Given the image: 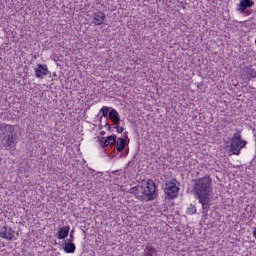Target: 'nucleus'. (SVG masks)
<instances>
[{
	"instance_id": "obj_15",
	"label": "nucleus",
	"mask_w": 256,
	"mask_h": 256,
	"mask_svg": "<svg viewBox=\"0 0 256 256\" xmlns=\"http://www.w3.org/2000/svg\"><path fill=\"white\" fill-rule=\"evenodd\" d=\"M62 249L65 253H75L76 246L75 243H73V241L64 240Z\"/></svg>"
},
{
	"instance_id": "obj_27",
	"label": "nucleus",
	"mask_w": 256,
	"mask_h": 256,
	"mask_svg": "<svg viewBox=\"0 0 256 256\" xmlns=\"http://www.w3.org/2000/svg\"><path fill=\"white\" fill-rule=\"evenodd\" d=\"M100 135L103 137V135H105V131H101Z\"/></svg>"
},
{
	"instance_id": "obj_18",
	"label": "nucleus",
	"mask_w": 256,
	"mask_h": 256,
	"mask_svg": "<svg viewBox=\"0 0 256 256\" xmlns=\"http://www.w3.org/2000/svg\"><path fill=\"white\" fill-rule=\"evenodd\" d=\"M246 73H247V75H249V77L251 79H255L256 78V71L252 67H246Z\"/></svg>"
},
{
	"instance_id": "obj_9",
	"label": "nucleus",
	"mask_w": 256,
	"mask_h": 256,
	"mask_svg": "<svg viewBox=\"0 0 256 256\" xmlns=\"http://www.w3.org/2000/svg\"><path fill=\"white\" fill-rule=\"evenodd\" d=\"M37 79H43V75H49V69L46 64H37V67L34 69Z\"/></svg>"
},
{
	"instance_id": "obj_3",
	"label": "nucleus",
	"mask_w": 256,
	"mask_h": 256,
	"mask_svg": "<svg viewBox=\"0 0 256 256\" xmlns=\"http://www.w3.org/2000/svg\"><path fill=\"white\" fill-rule=\"evenodd\" d=\"M245 145H247V141L241 140V132L237 131L230 140V153L232 155H239Z\"/></svg>"
},
{
	"instance_id": "obj_25",
	"label": "nucleus",
	"mask_w": 256,
	"mask_h": 256,
	"mask_svg": "<svg viewBox=\"0 0 256 256\" xmlns=\"http://www.w3.org/2000/svg\"><path fill=\"white\" fill-rule=\"evenodd\" d=\"M252 234H253V237H255V238H256V228H254V230H253Z\"/></svg>"
},
{
	"instance_id": "obj_5",
	"label": "nucleus",
	"mask_w": 256,
	"mask_h": 256,
	"mask_svg": "<svg viewBox=\"0 0 256 256\" xmlns=\"http://www.w3.org/2000/svg\"><path fill=\"white\" fill-rule=\"evenodd\" d=\"M1 239H6L7 241H15V230L9 226H3L0 229Z\"/></svg>"
},
{
	"instance_id": "obj_22",
	"label": "nucleus",
	"mask_w": 256,
	"mask_h": 256,
	"mask_svg": "<svg viewBox=\"0 0 256 256\" xmlns=\"http://www.w3.org/2000/svg\"><path fill=\"white\" fill-rule=\"evenodd\" d=\"M74 235H75V230L73 229L70 231V235H69L70 239H68L67 241H73V239H75Z\"/></svg>"
},
{
	"instance_id": "obj_26",
	"label": "nucleus",
	"mask_w": 256,
	"mask_h": 256,
	"mask_svg": "<svg viewBox=\"0 0 256 256\" xmlns=\"http://www.w3.org/2000/svg\"><path fill=\"white\" fill-rule=\"evenodd\" d=\"M129 155V148L126 149V154L125 156Z\"/></svg>"
},
{
	"instance_id": "obj_20",
	"label": "nucleus",
	"mask_w": 256,
	"mask_h": 256,
	"mask_svg": "<svg viewBox=\"0 0 256 256\" xmlns=\"http://www.w3.org/2000/svg\"><path fill=\"white\" fill-rule=\"evenodd\" d=\"M187 213H189V215H195V213H197V208L193 204H190Z\"/></svg>"
},
{
	"instance_id": "obj_14",
	"label": "nucleus",
	"mask_w": 256,
	"mask_h": 256,
	"mask_svg": "<svg viewBox=\"0 0 256 256\" xmlns=\"http://www.w3.org/2000/svg\"><path fill=\"white\" fill-rule=\"evenodd\" d=\"M3 140L5 141L4 146L7 151L15 147V135L6 136Z\"/></svg>"
},
{
	"instance_id": "obj_10",
	"label": "nucleus",
	"mask_w": 256,
	"mask_h": 256,
	"mask_svg": "<svg viewBox=\"0 0 256 256\" xmlns=\"http://www.w3.org/2000/svg\"><path fill=\"white\" fill-rule=\"evenodd\" d=\"M129 145V141H127L125 138H115V147L118 153H123L125 150V147Z\"/></svg>"
},
{
	"instance_id": "obj_12",
	"label": "nucleus",
	"mask_w": 256,
	"mask_h": 256,
	"mask_svg": "<svg viewBox=\"0 0 256 256\" xmlns=\"http://www.w3.org/2000/svg\"><path fill=\"white\" fill-rule=\"evenodd\" d=\"M108 117L114 125H120L121 124V118L119 117V112L117 110L112 109L109 111Z\"/></svg>"
},
{
	"instance_id": "obj_16",
	"label": "nucleus",
	"mask_w": 256,
	"mask_h": 256,
	"mask_svg": "<svg viewBox=\"0 0 256 256\" xmlns=\"http://www.w3.org/2000/svg\"><path fill=\"white\" fill-rule=\"evenodd\" d=\"M144 256H157V250L153 246H146L144 248Z\"/></svg>"
},
{
	"instance_id": "obj_6",
	"label": "nucleus",
	"mask_w": 256,
	"mask_h": 256,
	"mask_svg": "<svg viewBox=\"0 0 256 256\" xmlns=\"http://www.w3.org/2000/svg\"><path fill=\"white\" fill-rule=\"evenodd\" d=\"M15 132V125L0 123V137H10Z\"/></svg>"
},
{
	"instance_id": "obj_19",
	"label": "nucleus",
	"mask_w": 256,
	"mask_h": 256,
	"mask_svg": "<svg viewBox=\"0 0 256 256\" xmlns=\"http://www.w3.org/2000/svg\"><path fill=\"white\" fill-rule=\"evenodd\" d=\"M110 110H111V108H109L108 106H103V107L101 108L102 117H108Z\"/></svg>"
},
{
	"instance_id": "obj_21",
	"label": "nucleus",
	"mask_w": 256,
	"mask_h": 256,
	"mask_svg": "<svg viewBox=\"0 0 256 256\" xmlns=\"http://www.w3.org/2000/svg\"><path fill=\"white\" fill-rule=\"evenodd\" d=\"M114 129H116L117 133H123L125 131V128L119 125H115Z\"/></svg>"
},
{
	"instance_id": "obj_8",
	"label": "nucleus",
	"mask_w": 256,
	"mask_h": 256,
	"mask_svg": "<svg viewBox=\"0 0 256 256\" xmlns=\"http://www.w3.org/2000/svg\"><path fill=\"white\" fill-rule=\"evenodd\" d=\"M115 139H116L115 134L110 135L106 138L105 137H98V141H99V143H100V145L103 149H105V147H109V145H110L111 148L115 149Z\"/></svg>"
},
{
	"instance_id": "obj_23",
	"label": "nucleus",
	"mask_w": 256,
	"mask_h": 256,
	"mask_svg": "<svg viewBox=\"0 0 256 256\" xmlns=\"http://www.w3.org/2000/svg\"><path fill=\"white\" fill-rule=\"evenodd\" d=\"M128 131H125L124 132V139L126 140V141H128V143H129V136H128Z\"/></svg>"
},
{
	"instance_id": "obj_24",
	"label": "nucleus",
	"mask_w": 256,
	"mask_h": 256,
	"mask_svg": "<svg viewBox=\"0 0 256 256\" xmlns=\"http://www.w3.org/2000/svg\"><path fill=\"white\" fill-rule=\"evenodd\" d=\"M105 126L108 127V131H111V125L109 123H106Z\"/></svg>"
},
{
	"instance_id": "obj_7",
	"label": "nucleus",
	"mask_w": 256,
	"mask_h": 256,
	"mask_svg": "<svg viewBox=\"0 0 256 256\" xmlns=\"http://www.w3.org/2000/svg\"><path fill=\"white\" fill-rule=\"evenodd\" d=\"M253 5H255V2L253 0H240L237 11H239L240 13H246V15H251V11L247 9H251Z\"/></svg>"
},
{
	"instance_id": "obj_4",
	"label": "nucleus",
	"mask_w": 256,
	"mask_h": 256,
	"mask_svg": "<svg viewBox=\"0 0 256 256\" xmlns=\"http://www.w3.org/2000/svg\"><path fill=\"white\" fill-rule=\"evenodd\" d=\"M164 193L166 195V199H176L179 196V187L177 185V179H171L166 182Z\"/></svg>"
},
{
	"instance_id": "obj_1",
	"label": "nucleus",
	"mask_w": 256,
	"mask_h": 256,
	"mask_svg": "<svg viewBox=\"0 0 256 256\" xmlns=\"http://www.w3.org/2000/svg\"><path fill=\"white\" fill-rule=\"evenodd\" d=\"M193 191L198 199L199 203L202 205L203 215H207L211 209V177L204 176L198 180L193 185Z\"/></svg>"
},
{
	"instance_id": "obj_2",
	"label": "nucleus",
	"mask_w": 256,
	"mask_h": 256,
	"mask_svg": "<svg viewBox=\"0 0 256 256\" xmlns=\"http://www.w3.org/2000/svg\"><path fill=\"white\" fill-rule=\"evenodd\" d=\"M141 196H138L139 201L142 203H148L149 201H155L159 197L157 192V185L152 179H148L147 182L140 186Z\"/></svg>"
},
{
	"instance_id": "obj_13",
	"label": "nucleus",
	"mask_w": 256,
	"mask_h": 256,
	"mask_svg": "<svg viewBox=\"0 0 256 256\" xmlns=\"http://www.w3.org/2000/svg\"><path fill=\"white\" fill-rule=\"evenodd\" d=\"M69 231H71V228L69 226H64L60 228L55 234L56 239H66V237H69Z\"/></svg>"
},
{
	"instance_id": "obj_17",
	"label": "nucleus",
	"mask_w": 256,
	"mask_h": 256,
	"mask_svg": "<svg viewBox=\"0 0 256 256\" xmlns=\"http://www.w3.org/2000/svg\"><path fill=\"white\" fill-rule=\"evenodd\" d=\"M128 193L134 195V197L139 201V197H141V187L134 186L128 190Z\"/></svg>"
},
{
	"instance_id": "obj_11",
	"label": "nucleus",
	"mask_w": 256,
	"mask_h": 256,
	"mask_svg": "<svg viewBox=\"0 0 256 256\" xmlns=\"http://www.w3.org/2000/svg\"><path fill=\"white\" fill-rule=\"evenodd\" d=\"M105 19H106L105 13L99 11L93 14L92 23L97 26L103 25V23H105Z\"/></svg>"
}]
</instances>
